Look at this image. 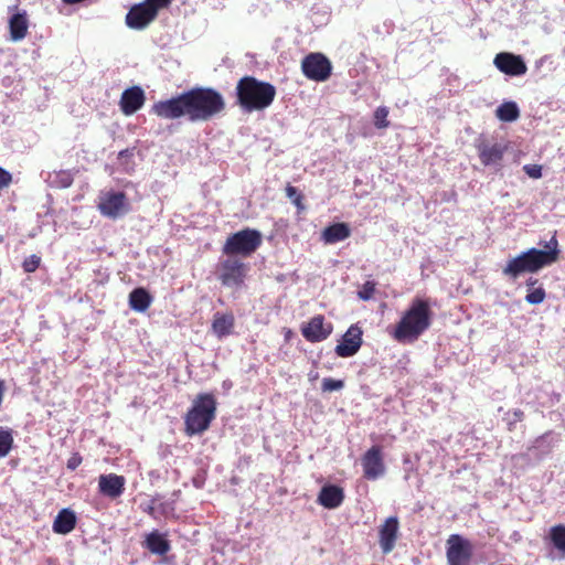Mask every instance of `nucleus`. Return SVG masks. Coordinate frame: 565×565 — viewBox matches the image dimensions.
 <instances>
[{"label":"nucleus","mask_w":565,"mask_h":565,"mask_svg":"<svg viewBox=\"0 0 565 565\" xmlns=\"http://www.w3.org/2000/svg\"><path fill=\"white\" fill-rule=\"evenodd\" d=\"M523 413L521 411H514L513 416L515 417V422H520Z\"/></svg>","instance_id":"obj_45"},{"label":"nucleus","mask_w":565,"mask_h":565,"mask_svg":"<svg viewBox=\"0 0 565 565\" xmlns=\"http://www.w3.org/2000/svg\"><path fill=\"white\" fill-rule=\"evenodd\" d=\"M301 70L307 78L323 82L331 74V63L321 53H311L302 60Z\"/></svg>","instance_id":"obj_8"},{"label":"nucleus","mask_w":565,"mask_h":565,"mask_svg":"<svg viewBox=\"0 0 565 565\" xmlns=\"http://www.w3.org/2000/svg\"><path fill=\"white\" fill-rule=\"evenodd\" d=\"M302 335L310 342L326 340L332 332V324L324 321L323 316L318 315L311 318L301 329Z\"/></svg>","instance_id":"obj_15"},{"label":"nucleus","mask_w":565,"mask_h":565,"mask_svg":"<svg viewBox=\"0 0 565 565\" xmlns=\"http://www.w3.org/2000/svg\"><path fill=\"white\" fill-rule=\"evenodd\" d=\"M364 477L369 480H375L385 472L381 449L377 446L370 448L362 458Z\"/></svg>","instance_id":"obj_16"},{"label":"nucleus","mask_w":565,"mask_h":565,"mask_svg":"<svg viewBox=\"0 0 565 565\" xmlns=\"http://www.w3.org/2000/svg\"><path fill=\"white\" fill-rule=\"evenodd\" d=\"M523 170L532 179H540L542 177V167L539 164H525Z\"/></svg>","instance_id":"obj_37"},{"label":"nucleus","mask_w":565,"mask_h":565,"mask_svg":"<svg viewBox=\"0 0 565 565\" xmlns=\"http://www.w3.org/2000/svg\"><path fill=\"white\" fill-rule=\"evenodd\" d=\"M548 537L554 547L565 556V525H555L550 529Z\"/></svg>","instance_id":"obj_29"},{"label":"nucleus","mask_w":565,"mask_h":565,"mask_svg":"<svg viewBox=\"0 0 565 565\" xmlns=\"http://www.w3.org/2000/svg\"><path fill=\"white\" fill-rule=\"evenodd\" d=\"M472 546L468 540L452 534L447 541V561L449 565H469Z\"/></svg>","instance_id":"obj_9"},{"label":"nucleus","mask_w":565,"mask_h":565,"mask_svg":"<svg viewBox=\"0 0 565 565\" xmlns=\"http://www.w3.org/2000/svg\"><path fill=\"white\" fill-rule=\"evenodd\" d=\"M188 118L191 121H205L224 108L223 97L210 88H196L184 93Z\"/></svg>","instance_id":"obj_4"},{"label":"nucleus","mask_w":565,"mask_h":565,"mask_svg":"<svg viewBox=\"0 0 565 565\" xmlns=\"http://www.w3.org/2000/svg\"><path fill=\"white\" fill-rule=\"evenodd\" d=\"M520 113L514 102H507L497 108V117L502 121H514Z\"/></svg>","instance_id":"obj_28"},{"label":"nucleus","mask_w":565,"mask_h":565,"mask_svg":"<svg viewBox=\"0 0 565 565\" xmlns=\"http://www.w3.org/2000/svg\"><path fill=\"white\" fill-rule=\"evenodd\" d=\"M362 345V330L353 324L343 334L342 341L335 347V353L341 358L354 355Z\"/></svg>","instance_id":"obj_14"},{"label":"nucleus","mask_w":565,"mask_h":565,"mask_svg":"<svg viewBox=\"0 0 565 565\" xmlns=\"http://www.w3.org/2000/svg\"><path fill=\"white\" fill-rule=\"evenodd\" d=\"M247 267L237 259H226L221 265L220 280L226 287H239L246 276Z\"/></svg>","instance_id":"obj_11"},{"label":"nucleus","mask_w":565,"mask_h":565,"mask_svg":"<svg viewBox=\"0 0 565 565\" xmlns=\"http://www.w3.org/2000/svg\"><path fill=\"white\" fill-rule=\"evenodd\" d=\"M145 546L152 554L160 555V556L166 555L171 548L170 543H169L168 539L166 537V535L158 531H152L151 533L147 534L146 541H145Z\"/></svg>","instance_id":"obj_23"},{"label":"nucleus","mask_w":565,"mask_h":565,"mask_svg":"<svg viewBox=\"0 0 565 565\" xmlns=\"http://www.w3.org/2000/svg\"><path fill=\"white\" fill-rule=\"evenodd\" d=\"M157 14L153 9H150L145 2L135 4L126 15V24L134 30L146 29L154 19Z\"/></svg>","instance_id":"obj_13"},{"label":"nucleus","mask_w":565,"mask_h":565,"mask_svg":"<svg viewBox=\"0 0 565 565\" xmlns=\"http://www.w3.org/2000/svg\"><path fill=\"white\" fill-rule=\"evenodd\" d=\"M81 463V458L78 457H73L68 460L67 462V468L74 470L78 467V465Z\"/></svg>","instance_id":"obj_40"},{"label":"nucleus","mask_w":565,"mask_h":565,"mask_svg":"<svg viewBox=\"0 0 565 565\" xmlns=\"http://www.w3.org/2000/svg\"><path fill=\"white\" fill-rule=\"evenodd\" d=\"M76 524V516L73 511L63 509L56 515L53 522V531L57 534H67L72 532Z\"/></svg>","instance_id":"obj_25"},{"label":"nucleus","mask_w":565,"mask_h":565,"mask_svg":"<svg viewBox=\"0 0 565 565\" xmlns=\"http://www.w3.org/2000/svg\"><path fill=\"white\" fill-rule=\"evenodd\" d=\"M508 147L501 142L480 141L477 145L480 161L484 166H499Z\"/></svg>","instance_id":"obj_18"},{"label":"nucleus","mask_w":565,"mask_h":565,"mask_svg":"<svg viewBox=\"0 0 565 565\" xmlns=\"http://www.w3.org/2000/svg\"><path fill=\"white\" fill-rule=\"evenodd\" d=\"M216 401L212 394H200L194 399L185 416V427L189 435L205 431L215 417Z\"/></svg>","instance_id":"obj_5"},{"label":"nucleus","mask_w":565,"mask_h":565,"mask_svg":"<svg viewBox=\"0 0 565 565\" xmlns=\"http://www.w3.org/2000/svg\"><path fill=\"white\" fill-rule=\"evenodd\" d=\"M152 298L143 288H136L129 295V306L138 312L146 311L151 305Z\"/></svg>","instance_id":"obj_27"},{"label":"nucleus","mask_w":565,"mask_h":565,"mask_svg":"<svg viewBox=\"0 0 565 565\" xmlns=\"http://www.w3.org/2000/svg\"><path fill=\"white\" fill-rule=\"evenodd\" d=\"M294 204L297 205L298 207L300 206V203H301V198L299 195H297L294 200H292Z\"/></svg>","instance_id":"obj_47"},{"label":"nucleus","mask_w":565,"mask_h":565,"mask_svg":"<svg viewBox=\"0 0 565 565\" xmlns=\"http://www.w3.org/2000/svg\"><path fill=\"white\" fill-rule=\"evenodd\" d=\"M318 376H319V374L316 371H311L308 374V377H309L310 381H316L318 379Z\"/></svg>","instance_id":"obj_44"},{"label":"nucleus","mask_w":565,"mask_h":565,"mask_svg":"<svg viewBox=\"0 0 565 565\" xmlns=\"http://www.w3.org/2000/svg\"><path fill=\"white\" fill-rule=\"evenodd\" d=\"M399 536V522L396 516H390L379 526V544L383 554H390Z\"/></svg>","instance_id":"obj_12"},{"label":"nucleus","mask_w":565,"mask_h":565,"mask_svg":"<svg viewBox=\"0 0 565 565\" xmlns=\"http://www.w3.org/2000/svg\"><path fill=\"white\" fill-rule=\"evenodd\" d=\"M537 282H539V280H537L536 278L531 277V278H529V279L526 280V287L529 288V290H530V289H534V286H535Z\"/></svg>","instance_id":"obj_42"},{"label":"nucleus","mask_w":565,"mask_h":565,"mask_svg":"<svg viewBox=\"0 0 565 565\" xmlns=\"http://www.w3.org/2000/svg\"><path fill=\"white\" fill-rule=\"evenodd\" d=\"M237 97L246 111L263 110L269 107L276 96L275 87L254 77H244L237 84Z\"/></svg>","instance_id":"obj_3"},{"label":"nucleus","mask_w":565,"mask_h":565,"mask_svg":"<svg viewBox=\"0 0 565 565\" xmlns=\"http://www.w3.org/2000/svg\"><path fill=\"white\" fill-rule=\"evenodd\" d=\"M262 243L260 233L255 230L239 231L226 239L223 252L227 255H249Z\"/></svg>","instance_id":"obj_6"},{"label":"nucleus","mask_w":565,"mask_h":565,"mask_svg":"<svg viewBox=\"0 0 565 565\" xmlns=\"http://www.w3.org/2000/svg\"><path fill=\"white\" fill-rule=\"evenodd\" d=\"M12 182V174L0 167V190L8 188Z\"/></svg>","instance_id":"obj_38"},{"label":"nucleus","mask_w":565,"mask_h":565,"mask_svg":"<svg viewBox=\"0 0 565 565\" xmlns=\"http://www.w3.org/2000/svg\"><path fill=\"white\" fill-rule=\"evenodd\" d=\"M388 109L386 107H379L374 113V124L377 128L388 127L387 121Z\"/></svg>","instance_id":"obj_33"},{"label":"nucleus","mask_w":565,"mask_h":565,"mask_svg":"<svg viewBox=\"0 0 565 565\" xmlns=\"http://www.w3.org/2000/svg\"><path fill=\"white\" fill-rule=\"evenodd\" d=\"M28 18L24 13L13 14L9 21L10 38L18 42L25 38L28 33Z\"/></svg>","instance_id":"obj_26"},{"label":"nucleus","mask_w":565,"mask_h":565,"mask_svg":"<svg viewBox=\"0 0 565 565\" xmlns=\"http://www.w3.org/2000/svg\"><path fill=\"white\" fill-rule=\"evenodd\" d=\"M375 292V282L366 281L362 285L361 289L358 291V296L360 299L366 301L373 298Z\"/></svg>","instance_id":"obj_34"},{"label":"nucleus","mask_w":565,"mask_h":565,"mask_svg":"<svg viewBox=\"0 0 565 565\" xmlns=\"http://www.w3.org/2000/svg\"><path fill=\"white\" fill-rule=\"evenodd\" d=\"M41 258L36 255H31L23 262V269L26 273H33L40 266Z\"/></svg>","instance_id":"obj_35"},{"label":"nucleus","mask_w":565,"mask_h":565,"mask_svg":"<svg viewBox=\"0 0 565 565\" xmlns=\"http://www.w3.org/2000/svg\"><path fill=\"white\" fill-rule=\"evenodd\" d=\"M351 235V230L345 223H335L326 227L321 238L326 244H335L347 239Z\"/></svg>","instance_id":"obj_24"},{"label":"nucleus","mask_w":565,"mask_h":565,"mask_svg":"<svg viewBox=\"0 0 565 565\" xmlns=\"http://www.w3.org/2000/svg\"><path fill=\"white\" fill-rule=\"evenodd\" d=\"M145 103V93L138 87L134 86L127 88L121 94L120 109L125 115H132L139 110Z\"/></svg>","instance_id":"obj_20"},{"label":"nucleus","mask_w":565,"mask_h":565,"mask_svg":"<svg viewBox=\"0 0 565 565\" xmlns=\"http://www.w3.org/2000/svg\"><path fill=\"white\" fill-rule=\"evenodd\" d=\"M344 499L343 490L337 486H324L318 497V502L327 509L338 508Z\"/></svg>","instance_id":"obj_22"},{"label":"nucleus","mask_w":565,"mask_h":565,"mask_svg":"<svg viewBox=\"0 0 565 565\" xmlns=\"http://www.w3.org/2000/svg\"><path fill=\"white\" fill-rule=\"evenodd\" d=\"M559 256L558 242L553 236L545 245L544 249L530 248L520 255L508 260L503 268V275L515 279L520 275L534 274L556 263Z\"/></svg>","instance_id":"obj_1"},{"label":"nucleus","mask_w":565,"mask_h":565,"mask_svg":"<svg viewBox=\"0 0 565 565\" xmlns=\"http://www.w3.org/2000/svg\"><path fill=\"white\" fill-rule=\"evenodd\" d=\"M57 178H58L57 184L61 188H68L73 182V178H72L71 173H68V172H61L57 174Z\"/></svg>","instance_id":"obj_39"},{"label":"nucleus","mask_w":565,"mask_h":565,"mask_svg":"<svg viewBox=\"0 0 565 565\" xmlns=\"http://www.w3.org/2000/svg\"><path fill=\"white\" fill-rule=\"evenodd\" d=\"M173 0H145L143 2L150 8L154 10V13L158 15V12L162 9L168 8Z\"/></svg>","instance_id":"obj_36"},{"label":"nucleus","mask_w":565,"mask_h":565,"mask_svg":"<svg viewBox=\"0 0 565 565\" xmlns=\"http://www.w3.org/2000/svg\"><path fill=\"white\" fill-rule=\"evenodd\" d=\"M158 510V507L156 505V501L153 500L152 501V505H150L148 509H147V512L150 514V515H153L156 514V511Z\"/></svg>","instance_id":"obj_43"},{"label":"nucleus","mask_w":565,"mask_h":565,"mask_svg":"<svg viewBox=\"0 0 565 565\" xmlns=\"http://www.w3.org/2000/svg\"><path fill=\"white\" fill-rule=\"evenodd\" d=\"M98 210L103 216L118 218L129 211V203L124 192L102 191L99 194Z\"/></svg>","instance_id":"obj_7"},{"label":"nucleus","mask_w":565,"mask_h":565,"mask_svg":"<svg viewBox=\"0 0 565 565\" xmlns=\"http://www.w3.org/2000/svg\"><path fill=\"white\" fill-rule=\"evenodd\" d=\"M13 445L12 430L0 426V457H6Z\"/></svg>","instance_id":"obj_30"},{"label":"nucleus","mask_w":565,"mask_h":565,"mask_svg":"<svg viewBox=\"0 0 565 565\" xmlns=\"http://www.w3.org/2000/svg\"><path fill=\"white\" fill-rule=\"evenodd\" d=\"M431 311L429 303L415 298L395 326L392 335L402 343L416 341L430 326Z\"/></svg>","instance_id":"obj_2"},{"label":"nucleus","mask_w":565,"mask_h":565,"mask_svg":"<svg viewBox=\"0 0 565 565\" xmlns=\"http://www.w3.org/2000/svg\"><path fill=\"white\" fill-rule=\"evenodd\" d=\"M126 479L115 473L102 475L98 479V489L102 494L110 499L120 497L125 491Z\"/></svg>","instance_id":"obj_19"},{"label":"nucleus","mask_w":565,"mask_h":565,"mask_svg":"<svg viewBox=\"0 0 565 565\" xmlns=\"http://www.w3.org/2000/svg\"><path fill=\"white\" fill-rule=\"evenodd\" d=\"M152 113L163 119H177L182 116L188 117V107L184 93L167 99L160 100L152 106Z\"/></svg>","instance_id":"obj_10"},{"label":"nucleus","mask_w":565,"mask_h":565,"mask_svg":"<svg viewBox=\"0 0 565 565\" xmlns=\"http://www.w3.org/2000/svg\"><path fill=\"white\" fill-rule=\"evenodd\" d=\"M344 387V382L342 380H335L331 377H326L322 380L321 390L323 392H334L340 391Z\"/></svg>","instance_id":"obj_32"},{"label":"nucleus","mask_w":565,"mask_h":565,"mask_svg":"<svg viewBox=\"0 0 565 565\" xmlns=\"http://www.w3.org/2000/svg\"><path fill=\"white\" fill-rule=\"evenodd\" d=\"M235 318L233 313L216 312L213 316L212 332L217 339L231 335L234 331Z\"/></svg>","instance_id":"obj_21"},{"label":"nucleus","mask_w":565,"mask_h":565,"mask_svg":"<svg viewBox=\"0 0 565 565\" xmlns=\"http://www.w3.org/2000/svg\"><path fill=\"white\" fill-rule=\"evenodd\" d=\"M286 192H287V196L292 200L298 195L297 189L294 186H290V185L286 189Z\"/></svg>","instance_id":"obj_41"},{"label":"nucleus","mask_w":565,"mask_h":565,"mask_svg":"<svg viewBox=\"0 0 565 565\" xmlns=\"http://www.w3.org/2000/svg\"><path fill=\"white\" fill-rule=\"evenodd\" d=\"M83 1L84 0H63V2L66 4H75V3L83 2Z\"/></svg>","instance_id":"obj_46"},{"label":"nucleus","mask_w":565,"mask_h":565,"mask_svg":"<svg viewBox=\"0 0 565 565\" xmlns=\"http://www.w3.org/2000/svg\"><path fill=\"white\" fill-rule=\"evenodd\" d=\"M546 297L545 290L542 287L530 289L525 296V300L531 305H540Z\"/></svg>","instance_id":"obj_31"},{"label":"nucleus","mask_w":565,"mask_h":565,"mask_svg":"<svg viewBox=\"0 0 565 565\" xmlns=\"http://www.w3.org/2000/svg\"><path fill=\"white\" fill-rule=\"evenodd\" d=\"M494 65L502 73L510 76H520L526 73L527 67L521 56L512 53H499L494 57Z\"/></svg>","instance_id":"obj_17"}]
</instances>
